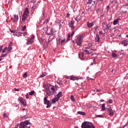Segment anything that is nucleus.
<instances>
[{
	"label": "nucleus",
	"mask_w": 128,
	"mask_h": 128,
	"mask_svg": "<svg viewBox=\"0 0 128 128\" xmlns=\"http://www.w3.org/2000/svg\"><path fill=\"white\" fill-rule=\"evenodd\" d=\"M70 34H68V36L67 42H68V40H70Z\"/></svg>",
	"instance_id": "obj_34"
},
{
	"label": "nucleus",
	"mask_w": 128,
	"mask_h": 128,
	"mask_svg": "<svg viewBox=\"0 0 128 128\" xmlns=\"http://www.w3.org/2000/svg\"><path fill=\"white\" fill-rule=\"evenodd\" d=\"M28 116H24L22 117V120H26Z\"/></svg>",
	"instance_id": "obj_38"
},
{
	"label": "nucleus",
	"mask_w": 128,
	"mask_h": 128,
	"mask_svg": "<svg viewBox=\"0 0 128 128\" xmlns=\"http://www.w3.org/2000/svg\"><path fill=\"white\" fill-rule=\"evenodd\" d=\"M91 50H96L91 49Z\"/></svg>",
	"instance_id": "obj_60"
},
{
	"label": "nucleus",
	"mask_w": 128,
	"mask_h": 128,
	"mask_svg": "<svg viewBox=\"0 0 128 128\" xmlns=\"http://www.w3.org/2000/svg\"><path fill=\"white\" fill-rule=\"evenodd\" d=\"M8 118V116L6 115V114H4L3 115V118Z\"/></svg>",
	"instance_id": "obj_36"
},
{
	"label": "nucleus",
	"mask_w": 128,
	"mask_h": 128,
	"mask_svg": "<svg viewBox=\"0 0 128 128\" xmlns=\"http://www.w3.org/2000/svg\"><path fill=\"white\" fill-rule=\"evenodd\" d=\"M6 50H8V47H6L2 50V54L4 53V52H6Z\"/></svg>",
	"instance_id": "obj_32"
},
{
	"label": "nucleus",
	"mask_w": 128,
	"mask_h": 128,
	"mask_svg": "<svg viewBox=\"0 0 128 128\" xmlns=\"http://www.w3.org/2000/svg\"><path fill=\"white\" fill-rule=\"evenodd\" d=\"M30 96H32V94H34V91H31L29 92Z\"/></svg>",
	"instance_id": "obj_30"
},
{
	"label": "nucleus",
	"mask_w": 128,
	"mask_h": 128,
	"mask_svg": "<svg viewBox=\"0 0 128 128\" xmlns=\"http://www.w3.org/2000/svg\"><path fill=\"white\" fill-rule=\"evenodd\" d=\"M70 80H78V78L76 77V76H70Z\"/></svg>",
	"instance_id": "obj_16"
},
{
	"label": "nucleus",
	"mask_w": 128,
	"mask_h": 128,
	"mask_svg": "<svg viewBox=\"0 0 128 128\" xmlns=\"http://www.w3.org/2000/svg\"><path fill=\"white\" fill-rule=\"evenodd\" d=\"M92 64H92H92H90V66H92Z\"/></svg>",
	"instance_id": "obj_61"
},
{
	"label": "nucleus",
	"mask_w": 128,
	"mask_h": 128,
	"mask_svg": "<svg viewBox=\"0 0 128 128\" xmlns=\"http://www.w3.org/2000/svg\"><path fill=\"white\" fill-rule=\"evenodd\" d=\"M82 38L84 37L82 36H79L76 39V44L78 46H82Z\"/></svg>",
	"instance_id": "obj_6"
},
{
	"label": "nucleus",
	"mask_w": 128,
	"mask_h": 128,
	"mask_svg": "<svg viewBox=\"0 0 128 128\" xmlns=\"http://www.w3.org/2000/svg\"><path fill=\"white\" fill-rule=\"evenodd\" d=\"M28 76V72H26L24 75H23V78H26V77Z\"/></svg>",
	"instance_id": "obj_23"
},
{
	"label": "nucleus",
	"mask_w": 128,
	"mask_h": 128,
	"mask_svg": "<svg viewBox=\"0 0 128 128\" xmlns=\"http://www.w3.org/2000/svg\"><path fill=\"white\" fill-rule=\"evenodd\" d=\"M46 44V46H48V43L46 42H45L44 44Z\"/></svg>",
	"instance_id": "obj_53"
},
{
	"label": "nucleus",
	"mask_w": 128,
	"mask_h": 128,
	"mask_svg": "<svg viewBox=\"0 0 128 128\" xmlns=\"http://www.w3.org/2000/svg\"><path fill=\"white\" fill-rule=\"evenodd\" d=\"M57 84H62V82L60 80H58Z\"/></svg>",
	"instance_id": "obj_24"
},
{
	"label": "nucleus",
	"mask_w": 128,
	"mask_h": 128,
	"mask_svg": "<svg viewBox=\"0 0 128 128\" xmlns=\"http://www.w3.org/2000/svg\"><path fill=\"white\" fill-rule=\"evenodd\" d=\"M100 0V2H104V0Z\"/></svg>",
	"instance_id": "obj_55"
},
{
	"label": "nucleus",
	"mask_w": 128,
	"mask_h": 128,
	"mask_svg": "<svg viewBox=\"0 0 128 128\" xmlns=\"http://www.w3.org/2000/svg\"><path fill=\"white\" fill-rule=\"evenodd\" d=\"M10 32H12V34H14V32H16V31H14V30H12L10 29Z\"/></svg>",
	"instance_id": "obj_37"
},
{
	"label": "nucleus",
	"mask_w": 128,
	"mask_h": 128,
	"mask_svg": "<svg viewBox=\"0 0 128 128\" xmlns=\"http://www.w3.org/2000/svg\"><path fill=\"white\" fill-rule=\"evenodd\" d=\"M45 22L47 24L48 22V20H46L45 21Z\"/></svg>",
	"instance_id": "obj_48"
},
{
	"label": "nucleus",
	"mask_w": 128,
	"mask_h": 128,
	"mask_svg": "<svg viewBox=\"0 0 128 128\" xmlns=\"http://www.w3.org/2000/svg\"><path fill=\"white\" fill-rule=\"evenodd\" d=\"M122 44H123V46H128V43L126 40L122 41Z\"/></svg>",
	"instance_id": "obj_20"
},
{
	"label": "nucleus",
	"mask_w": 128,
	"mask_h": 128,
	"mask_svg": "<svg viewBox=\"0 0 128 128\" xmlns=\"http://www.w3.org/2000/svg\"><path fill=\"white\" fill-rule=\"evenodd\" d=\"M100 10H102V9H98L96 12H100Z\"/></svg>",
	"instance_id": "obj_52"
},
{
	"label": "nucleus",
	"mask_w": 128,
	"mask_h": 128,
	"mask_svg": "<svg viewBox=\"0 0 128 128\" xmlns=\"http://www.w3.org/2000/svg\"><path fill=\"white\" fill-rule=\"evenodd\" d=\"M99 34H100L102 35V34H103L102 31H100V32H99Z\"/></svg>",
	"instance_id": "obj_45"
},
{
	"label": "nucleus",
	"mask_w": 128,
	"mask_h": 128,
	"mask_svg": "<svg viewBox=\"0 0 128 128\" xmlns=\"http://www.w3.org/2000/svg\"><path fill=\"white\" fill-rule=\"evenodd\" d=\"M110 26H108V24H107L105 30H110Z\"/></svg>",
	"instance_id": "obj_27"
},
{
	"label": "nucleus",
	"mask_w": 128,
	"mask_h": 128,
	"mask_svg": "<svg viewBox=\"0 0 128 128\" xmlns=\"http://www.w3.org/2000/svg\"><path fill=\"white\" fill-rule=\"evenodd\" d=\"M70 14H68L67 15H66V18H68V16H70Z\"/></svg>",
	"instance_id": "obj_51"
},
{
	"label": "nucleus",
	"mask_w": 128,
	"mask_h": 128,
	"mask_svg": "<svg viewBox=\"0 0 128 128\" xmlns=\"http://www.w3.org/2000/svg\"><path fill=\"white\" fill-rule=\"evenodd\" d=\"M74 34V31H73L72 33L71 34V36H72Z\"/></svg>",
	"instance_id": "obj_42"
},
{
	"label": "nucleus",
	"mask_w": 128,
	"mask_h": 128,
	"mask_svg": "<svg viewBox=\"0 0 128 128\" xmlns=\"http://www.w3.org/2000/svg\"><path fill=\"white\" fill-rule=\"evenodd\" d=\"M70 99L72 100V102H74V100H74V97L72 95L71 96Z\"/></svg>",
	"instance_id": "obj_29"
},
{
	"label": "nucleus",
	"mask_w": 128,
	"mask_h": 128,
	"mask_svg": "<svg viewBox=\"0 0 128 128\" xmlns=\"http://www.w3.org/2000/svg\"><path fill=\"white\" fill-rule=\"evenodd\" d=\"M88 4H92V2H94H94H96L94 1L93 0H88Z\"/></svg>",
	"instance_id": "obj_25"
},
{
	"label": "nucleus",
	"mask_w": 128,
	"mask_h": 128,
	"mask_svg": "<svg viewBox=\"0 0 128 128\" xmlns=\"http://www.w3.org/2000/svg\"><path fill=\"white\" fill-rule=\"evenodd\" d=\"M46 76V73L44 72L42 73V75H40V78H44V76Z\"/></svg>",
	"instance_id": "obj_28"
},
{
	"label": "nucleus",
	"mask_w": 128,
	"mask_h": 128,
	"mask_svg": "<svg viewBox=\"0 0 128 128\" xmlns=\"http://www.w3.org/2000/svg\"><path fill=\"white\" fill-rule=\"evenodd\" d=\"M84 52L86 54H92V51L88 50H85L84 52H82V54H79V58L82 60H84Z\"/></svg>",
	"instance_id": "obj_3"
},
{
	"label": "nucleus",
	"mask_w": 128,
	"mask_h": 128,
	"mask_svg": "<svg viewBox=\"0 0 128 128\" xmlns=\"http://www.w3.org/2000/svg\"><path fill=\"white\" fill-rule=\"evenodd\" d=\"M128 126V121L126 122V124L124 126V128L126 127V126Z\"/></svg>",
	"instance_id": "obj_46"
},
{
	"label": "nucleus",
	"mask_w": 128,
	"mask_h": 128,
	"mask_svg": "<svg viewBox=\"0 0 128 128\" xmlns=\"http://www.w3.org/2000/svg\"><path fill=\"white\" fill-rule=\"evenodd\" d=\"M1 60H2V58H0V62H1Z\"/></svg>",
	"instance_id": "obj_63"
},
{
	"label": "nucleus",
	"mask_w": 128,
	"mask_h": 128,
	"mask_svg": "<svg viewBox=\"0 0 128 128\" xmlns=\"http://www.w3.org/2000/svg\"><path fill=\"white\" fill-rule=\"evenodd\" d=\"M74 20H72L69 23V26L70 28H71L72 30H74Z\"/></svg>",
	"instance_id": "obj_10"
},
{
	"label": "nucleus",
	"mask_w": 128,
	"mask_h": 128,
	"mask_svg": "<svg viewBox=\"0 0 128 128\" xmlns=\"http://www.w3.org/2000/svg\"><path fill=\"white\" fill-rule=\"evenodd\" d=\"M28 33L26 32H24V34H23V35L24 36H26V34H27Z\"/></svg>",
	"instance_id": "obj_50"
},
{
	"label": "nucleus",
	"mask_w": 128,
	"mask_h": 128,
	"mask_svg": "<svg viewBox=\"0 0 128 128\" xmlns=\"http://www.w3.org/2000/svg\"><path fill=\"white\" fill-rule=\"evenodd\" d=\"M102 110H106V105L104 104H102Z\"/></svg>",
	"instance_id": "obj_21"
},
{
	"label": "nucleus",
	"mask_w": 128,
	"mask_h": 128,
	"mask_svg": "<svg viewBox=\"0 0 128 128\" xmlns=\"http://www.w3.org/2000/svg\"><path fill=\"white\" fill-rule=\"evenodd\" d=\"M112 58H118V55L116 53H112Z\"/></svg>",
	"instance_id": "obj_22"
},
{
	"label": "nucleus",
	"mask_w": 128,
	"mask_h": 128,
	"mask_svg": "<svg viewBox=\"0 0 128 128\" xmlns=\"http://www.w3.org/2000/svg\"><path fill=\"white\" fill-rule=\"evenodd\" d=\"M22 110H26V108H22Z\"/></svg>",
	"instance_id": "obj_59"
},
{
	"label": "nucleus",
	"mask_w": 128,
	"mask_h": 128,
	"mask_svg": "<svg viewBox=\"0 0 128 128\" xmlns=\"http://www.w3.org/2000/svg\"><path fill=\"white\" fill-rule=\"evenodd\" d=\"M56 92V88L52 86H50L46 90V94L47 96H50L54 94V92Z\"/></svg>",
	"instance_id": "obj_2"
},
{
	"label": "nucleus",
	"mask_w": 128,
	"mask_h": 128,
	"mask_svg": "<svg viewBox=\"0 0 128 128\" xmlns=\"http://www.w3.org/2000/svg\"><path fill=\"white\" fill-rule=\"evenodd\" d=\"M82 128H96L94 124L90 122H84L82 123Z\"/></svg>",
	"instance_id": "obj_1"
},
{
	"label": "nucleus",
	"mask_w": 128,
	"mask_h": 128,
	"mask_svg": "<svg viewBox=\"0 0 128 128\" xmlns=\"http://www.w3.org/2000/svg\"><path fill=\"white\" fill-rule=\"evenodd\" d=\"M28 14H29L28 8H26L25 9V10L23 13V14H22V20H26V18H28Z\"/></svg>",
	"instance_id": "obj_4"
},
{
	"label": "nucleus",
	"mask_w": 128,
	"mask_h": 128,
	"mask_svg": "<svg viewBox=\"0 0 128 128\" xmlns=\"http://www.w3.org/2000/svg\"><path fill=\"white\" fill-rule=\"evenodd\" d=\"M14 90H15V92H18V90H18L16 88H14Z\"/></svg>",
	"instance_id": "obj_40"
},
{
	"label": "nucleus",
	"mask_w": 128,
	"mask_h": 128,
	"mask_svg": "<svg viewBox=\"0 0 128 128\" xmlns=\"http://www.w3.org/2000/svg\"><path fill=\"white\" fill-rule=\"evenodd\" d=\"M107 8H108V10L110 8V6H107Z\"/></svg>",
	"instance_id": "obj_56"
},
{
	"label": "nucleus",
	"mask_w": 128,
	"mask_h": 128,
	"mask_svg": "<svg viewBox=\"0 0 128 128\" xmlns=\"http://www.w3.org/2000/svg\"><path fill=\"white\" fill-rule=\"evenodd\" d=\"M6 56H8V53H6L5 54H2L0 58H4Z\"/></svg>",
	"instance_id": "obj_26"
},
{
	"label": "nucleus",
	"mask_w": 128,
	"mask_h": 128,
	"mask_svg": "<svg viewBox=\"0 0 128 128\" xmlns=\"http://www.w3.org/2000/svg\"><path fill=\"white\" fill-rule=\"evenodd\" d=\"M64 42H66V39H63V40H62L60 42V44H64Z\"/></svg>",
	"instance_id": "obj_33"
},
{
	"label": "nucleus",
	"mask_w": 128,
	"mask_h": 128,
	"mask_svg": "<svg viewBox=\"0 0 128 128\" xmlns=\"http://www.w3.org/2000/svg\"><path fill=\"white\" fill-rule=\"evenodd\" d=\"M107 110L109 112V116H114V110H112V107L108 106L107 107Z\"/></svg>",
	"instance_id": "obj_7"
},
{
	"label": "nucleus",
	"mask_w": 128,
	"mask_h": 128,
	"mask_svg": "<svg viewBox=\"0 0 128 128\" xmlns=\"http://www.w3.org/2000/svg\"><path fill=\"white\" fill-rule=\"evenodd\" d=\"M34 36H32L30 38L28 39V41L26 42V44H32L34 42Z\"/></svg>",
	"instance_id": "obj_9"
},
{
	"label": "nucleus",
	"mask_w": 128,
	"mask_h": 128,
	"mask_svg": "<svg viewBox=\"0 0 128 128\" xmlns=\"http://www.w3.org/2000/svg\"><path fill=\"white\" fill-rule=\"evenodd\" d=\"M12 42H10L8 48H7L8 52H10V50H12Z\"/></svg>",
	"instance_id": "obj_13"
},
{
	"label": "nucleus",
	"mask_w": 128,
	"mask_h": 128,
	"mask_svg": "<svg viewBox=\"0 0 128 128\" xmlns=\"http://www.w3.org/2000/svg\"><path fill=\"white\" fill-rule=\"evenodd\" d=\"M87 108H92V105H88V106H87Z\"/></svg>",
	"instance_id": "obj_49"
},
{
	"label": "nucleus",
	"mask_w": 128,
	"mask_h": 128,
	"mask_svg": "<svg viewBox=\"0 0 128 128\" xmlns=\"http://www.w3.org/2000/svg\"><path fill=\"white\" fill-rule=\"evenodd\" d=\"M26 22V20H23V19H22V20L21 22V24H24V22Z\"/></svg>",
	"instance_id": "obj_47"
},
{
	"label": "nucleus",
	"mask_w": 128,
	"mask_h": 128,
	"mask_svg": "<svg viewBox=\"0 0 128 128\" xmlns=\"http://www.w3.org/2000/svg\"><path fill=\"white\" fill-rule=\"evenodd\" d=\"M18 100L24 106H26V100H24V98L22 97H20L18 98Z\"/></svg>",
	"instance_id": "obj_8"
},
{
	"label": "nucleus",
	"mask_w": 128,
	"mask_h": 128,
	"mask_svg": "<svg viewBox=\"0 0 128 128\" xmlns=\"http://www.w3.org/2000/svg\"><path fill=\"white\" fill-rule=\"evenodd\" d=\"M96 92H100V90H102L96 89Z\"/></svg>",
	"instance_id": "obj_44"
},
{
	"label": "nucleus",
	"mask_w": 128,
	"mask_h": 128,
	"mask_svg": "<svg viewBox=\"0 0 128 128\" xmlns=\"http://www.w3.org/2000/svg\"><path fill=\"white\" fill-rule=\"evenodd\" d=\"M118 20H120L119 18L114 20L113 24H114V26L118 24Z\"/></svg>",
	"instance_id": "obj_18"
},
{
	"label": "nucleus",
	"mask_w": 128,
	"mask_h": 128,
	"mask_svg": "<svg viewBox=\"0 0 128 128\" xmlns=\"http://www.w3.org/2000/svg\"><path fill=\"white\" fill-rule=\"evenodd\" d=\"M109 104H112V99H110L108 102Z\"/></svg>",
	"instance_id": "obj_39"
},
{
	"label": "nucleus",
	"mask_w": 128,
	"mask_h": 128,
	"mask_svg": "<svg viewBox=\"0 0 128 128\" xmlns=\"http://www.w3.org/2000/svg\"><path fill=\"white\" fill-rule=\"evenodd\" d=\"M2 46H0V50H2Z\"/></svg>",
	"instance_id": "obj_54"
},
{
	"label": "nucleus",
	"mask_w": 128,
	"mask_h": 128,
	"mask_svg": "<svg viewBox=\"0 0 128 128\" xmlns=\"http://www.w3.org/2000/svg\"><path fill=\"white\" fill-rule=\"evenodd\" d=\"M78 114H81V116H86V112H78Z\"/></svg>",
	"instance_id": "obj_17"
},
{
	"label": "nucleus",
	"mask_w": 128,
	"mask_h": 128,
	"mask_svg": "<svg viewBox=\"0 0 128 128\" xmlns=\"http://www.w3.org/2000/svg\"><path fill=\"white\" fill-rule=\"evenodd\" d=\"M100 39V36L98 35V34H96V37L95 38V39H94L95 42H98V44H99Z\"/></svg>",
	"instance_id": "obj_12"
},
{
	"label": "nucleus",
	"mask_w": 128,
	"mask_h": 128,
	"mask_svg": "<svg viewBox=\"0 0 128 128\" xmlns=\"http://www.w3.org/2000/svg\"><path fill=\"white\" fill-rule=\"evenodd\" d=\"M97 29H98V26L96 28H95L94 30H96Z\"/></svg>",
	"instance_id": "obj_58"
},
{
	"label": "nucleus",
	"mask_w": 128,
	"mask_h": 128,
	"mask_svg": "<svg viewBox=\"0 0 128 128\" xmlns=\"http://www.w3.org/2000/svg\"><path fill=\"white\" fill-rule=\"evenodd\" d=\"M26 26H23L22 28V32H24V30H26Z\"/></svg>",
	"instance_id": "obj_31"
},
{
	"label": "nucleus",
	"mask_w": 128,
	"mask_h": 128,
	"mask_svg": "<svg viewBox=\"0 0 128 128\" xmlns=\"http://www.w3.org/2000/svg\"><path fill=\"white\" fill-rule=\"evenodd\" d=\"M102 115H96V118H102Z\"/></svg>",
	"instance_id": "obj_35"
},
{
	"label": "nucleus",
	"mask_w": 128,
	"mask_h": 128,
	"mask_svg": "<svg viewBox=\"0 0 128 128\" xmlns=\"http://www.w3.org/2000/svg\"><path fill=\"white\" fill-rule=\"evenodd\" d=\"M62 95V92H60L58 93L57 95V98H60Z\"/></svg>",
	"instance_id": "obj_19"
},
{
	"label": "nucleus",
	"mask_w": 128,
	"mask_h": 128,
	"mask_svg": "<svg viewBox=\"0 0 128 128\" xmlns=\"http://www.w3.org/2000/svg\"><path fill=\"white\" fill-rule=\"evenodd\" d=\"M93 108V109L94 110H98V108H96V107H92Z\"/></svg>",
	"instance_id": "obj_43"
},
{
	"label": "nucleus",
	"mask_w": 128,
	"mask_h": 128,
	"mask_svg": "<svg viewBox=\"0 0 128 128\" xmlns=\"http://www.w3.org/2000/svg\"><path fill=\"white\" fill-rule=\"evenodd\" d=\"M44 104H46V108H50L52 106V103L50 100H48V96H46L44 98Z\"/></svg>",
	"instance_id": "obj_5"
},
{
	"label": "nucleus",
	"mask_w": 128,
	"mask_h": 128,
	"mask_svg": "<svg viewBox=\"0 0 128 128\" xmlns=\"http://www.w3.org/2000/svg\"><path fill=\"white\" fill-rule=\"evenodd\" d=\"M58 100H60L58 98L55 97L52 100V104H55V102H56L58 101Z\"/></svg>",
	"instance_id": "obj_15"
},
{
	"label": "nucleus",
	"mask_w": 128,
	"mask_h": 128,
	"mask_svg": "<svg viewBox=\"0 0 128 128\" xmlns=\"http://www.w3.org/2000/svg\"><path fill=\"white\" fill-rule=\"evenodd\" d=\"M126 38H128V35H126Z\"/></svg>",
	"instance_id": "obj_62"
},
{
	"label": "nucleus",
	"mask_w": 128,
	"mask_h": 128,
	"mask_svg": "<svg viewBox=\"0 0 128 128\" xmlns=\"http://www.w3.org/2000/svg\"><path fill=\"white\" fill-rule=\"evenodd\" d=\"M11 20H12V22H18V16L16 15H14V18H12Z\"/></svg>",
	"instance_id": "obj_11"
},
{
	"label": "nucleus",
	"mask_w": 128,
	"mask_h": 128,
	"mask_svg": "<svg viewBox=\"0 0 128 128\" xmlns=\"http://www.w3.org/2000/svg\"><path fill=\"white\" fill-rule=\"evenodd\" d=\"M26 98H29L28 94H26Z\"/></svg>",
	"instance_id": "obj_41"
},
{
	"label": "nucleus",
	"mask_w": 128,
	"mask_h": 128,
	"mask_svg": "<svg viewBox=\"0 0 128 128\" xmlns=\"http://www.w3.org/2000/svg\"><path fill=\"white\" fill-rule=\"evenodd\" d=\"M90 78H87L88 80H90Z\"/></svg>",
	"instance_id": "obj_57"
},
{
	"label": "nucleus",
	"mask_w": 128,
	"mask_h": 128,
	"mask_svg": "<svg viewBox=\"0 0 128 128\" xmlns=\"http://www.w3.org/2000/svg\"><path fill=\"white\" fill-rule=\"evenodd\" d=\"M94 22H90V23L89 22H87V26L88 28H92V26H94Z\"/></svg>",
	"instance_id": "obj_14"
},
{
	"label": "nucleus",
	"mask_w": 128,
	"mask_h": 128,
	"mask_svg": "<svg viewBox=\"0 0 128 128\" xmlns=\"http://www.w3.org/2000/svg\"><path fill=\"white\" fill-rule=\"evenodd\" d=\"M90 80H94V79L90 78Z\"/></svg>",
	"instance_id": "obj_64"
}]
</instances>
